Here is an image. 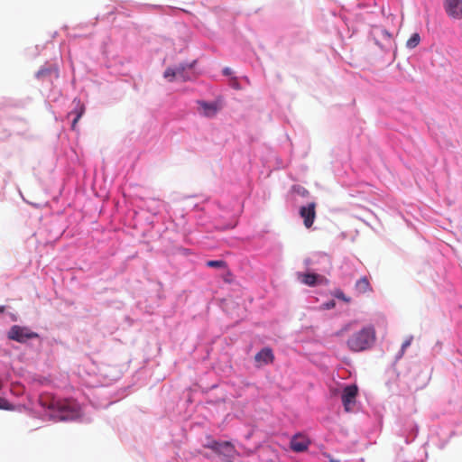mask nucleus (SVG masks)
Listing matches in <instances>:
<instances>
[{
  "mask_svg": "<svg viewBox=\"0 0 462 462\" xmlns=\"http://www.w3.org/2000/svg\"><path fill=\"white\" fill-rule=\"evenodd\" d=\"M376 339L374 326L369 325L353 333L346 340V346L352 352H362L370 349Z\"/></svg>",
  "mask_w": 462,
  "mask_h": 462,
  "instance_id": "f257e3e1",
  "label": "nucleus"
},
{
  "mask_svg": "<svg viewBox=\"0 0 462 462\" xmlns=\"http://www.w3.org/2000/svg\"><path fill=\"white\" fill-rule=\"evenodd\" d=\"M42 406L48 408L51 416L65 420L69 415V402L67 400L58 399L51 394L42 395L40 398Z\"/></svg>",
  "mask_w": 462,
  "mask_h": 462,
  "instance_id": "f03ea898",
  "label": "nucleus"
},
{
  "mask_svg": "<svg viewBox=\"0 0 462 462\" xmlns=\"http://www.w3.org/2000/svg\"><path fill=\"white\" fill-rule=\"evenodd\" d=\"M7 337L11 340L19 343H25L30 339L39 337V335L35 332L31 331L26 327L14 325L8 331Z\"/></svg>",
  "mask_w": 462,
  "mask_h": 462,
  "instance_id": "7ed1b4c3",
  "label": "nucleus"
},
{
  "mask_svg": "<svg viewBox=\"0 0 462 462\" xmlns=\"http://www.w3.org/2000/svg\"><path fill=\"white\" fill-rule=\"evenodd\" d=\"M358 388L356 384H350L344 388L342 393V403L346 411H351L356 404Z\"/></svg>",
  "mask_w": 462,
  "mask_h": 462,
  "instance_id": "20e7f679",
  "label": "nucleus"
},
{
  "mask_svg": "<svg viewBox=\"0 0 462 462\" xmlns=\"http://www.w3.org/2000/svg\"><path fill=\"white\" fill-rule=\"evenodd\" d=\"M297 279L303 284L313 287L317 284H328V280L314 273H298Z\"/></svg>",
  "mask_w": 462,
  "mask_h": 462,
  "instance_id": "39448f33",
  "label": "nucleus"
},
{
  "mask_svg": "<svg viewBox=\"0 0 462 462\" xmlns=\"http://www.w3.org/2000/svg\"><path fill=\"white\" fill-rule=\"evenodd\" d=\"M316 208L317 204L315 202H310L300 208L299 213L303 219V224L306 228H310L314 223L316 218Z\"/></svg>",
  "mask_w": 462,
  "mask_h": 462,
  "instance_id": "423d86ee",
  "label": "nucleus"
},
{
  "mask_svg": "<svg viewBox=\"0 0 462 462\" xmlns=\"http://www.w3.org/2000/svg\"><path fill=\"white\" fill-rule=\"evenodd\" d=\"M444 8L449 17L462 19V0H444Z\"/></svg>",
  "mask_w": 462,
  "mask_h": 462,
  "instance_id": "0eeeda50",
  "label": "nucleus"
},
{
  "mask_svg": "<svg viewBox=\"0 0 462 462\" xmlns=\"http://www.w3.org/2000/svg\"><path fill=\"white\" fill-rule=\"evenodd\" d=\"M310 444V441L306 436L296 434L291 440V448L295 452H302L308 448Z\"/></svg>",
  "mask_w": 462,
  "mask_h": 462,
  "instance_id": "6e6552de",
  "label": "nucleus"
},
{
  "mask_svg": "<svg viewBox=\"0 0 462 462\" xmlns=\"http://www.w3.org/2000/svg\"><path fill=\"white\" fill-rule=\"evenodd\" d=\"M217 454L223 456L226 462H232L236 448L233 444L228 441L220 442Z\"/></svg>",
  "mask_w": 462,
  "mask_h": 462,
  "instance_id": "1a4fd4ad",
  "label": "nucleus"
},
{
  "mask_svg": "<svg viewBox=\"0 0 462 462\" xmlns=\"http://www.w3.org/2000/svg\"><path fill=\"white\" fill-rule=\"evenodd\" d=\"M74 109L69 113L68 117L73 116L71 122L72 130L76 129V125L85 112V106L79 100H74Z\"/></svg>",
  "mask_w": 462,
  "mask_h": 462,
  "instance_id": "9d476101",
  "label": "nucleus"
},
{
  "mask_svg": "<svg viewBox=\"0 0 462 462\" xmlns=\"http://www.w3.org/2000/svg\"><path fill=\"white\" fill-rule=\"evenodd\" d=\"M199 106L200 113L207 117L215 116L219 110V107L216 103L199 101Z\"/></svg>",
  "mask_w": 462,
  "mask_h": 462,
  "instance_id": "9b49d317",
  "label": "nucleus"
},
{
  "mask_svg": "<svg viewBox=\"0 0 462 462\" xmlns=\"http://www.w3.org/2000/svg\"><path fill=\"white\" fill-rule=\"evenodd\" d=\"M273 351L269 347L263 348L254 356L255 361L262 364H270L273 361Z\"/></svg>",
  "mask_w": 462,
  "mask_h": 462,
  "instance_id": "f8f14e48",
  "label": "nucleus"
},
{
  "mask_svg": "<svg viewBox=\"0 0 462 462\" xmlns=\"http://www.w3.org/2000/svg\"><path fill=\"white\" fill-rule=\"evenodd\" d=\"M355 290L358 294H365L373 291V288L367 277L365 276L361 277L359 280L356 281L355 284Z\"/></svg>",
  "mask_w": 462,
  "mask_h": 462,
  "instance_id": "ddd939ff",
  "label": "nucleus"
},
{
  "mask_svg": "<svg viewBox=\"0 0 462 462\" xmlns=\"http://www.w3.org/2000/svg\"><path fill=\"white\" fill-rule=\"evenodd\" d=\"M51 73H55L56 76H58V71H57V69L56 68H53V67H50V68H43V69H41L37 73H36V77L37 79H43L49 75H51Z\"/></svg>",
  "mask_w": 462,
  "mask_h": 462,
  "instance_id": "4468645a",
  "label": "nucleus"
},
{
  "mask_svg": "<svg viewBox=\"0 0 462 462\" xmlns=\"http://www.w3.org/2000/svg\"><path fill=\"white\" fill-rule=\"evenodd\" d=\"M420 42V37L419 33H413L407 41L406 46L409 49H413L419 45Z\"/></svg>",
  "mask_w": 462,
  "mask_h": 462,
  "instance_id": "2eb2a0df",
  "label": "nucleus"
},
{
  "mask_svg": "<svg viewBox=\"0 0 462 462\" xmlns=\"http://www.w3.org/2000/svg\"><path fill=\"white\" fill-rule=\"evenodd\" d=\"M186 66L180 65L175 69V71L178 72L176 79H181L183 81L189 79L190 78L185 74Z\"/></svg>",
  "mask_w": 462,
  "mask_h": 462,
  "instance_id": "dca6fc26",
  "label": "nucleus"
},
{
  "mask_svg": "<svg viewBox=\"0 0 462 462\" xmlns=\"http://www.w3.org/2000/svg\"><path fill=\"white\" fill-rule=\"evenodd\" d=\"M207 266L212 268H226V263L223 260H210L207 262Z\"/></svg>",
  "mask_w": 462,
  "mask_h": 462,
  "instance_id": "f3484780",
  "label": "nucleus"
},
{
  "mask_svg": "<svg viewBox=\"0 0 462 462\" xmlns=\"http://www.w3.org/2000/svg\"><path fill=\"white\" fill-rule=\"evenodd\" d=\"M177 74L178 72L175 71V69L169 68L164 71L163 77L169 81H173L176 79Z\"/></svg>",
  "mask_w": 462,
  "mask_h": 462,
  "instance_id": "a211bd4d",
  "label": "nucleus"
},
{
  "mask_svg": "<svg viewBox=\"0 0 462 462\" xmlns=\"http://www.w3.org/2000/svg\"><path fill=\"white\" fill-rule=\"evenodd\" d=\"M334 296L346 303L350 302V298L349 297H346L345 295V293L340 291V290H337L335 292H334Z\"/></svg>",
  "mask_w": 462,
  "mask_h": 462,
  "instance_id": "6ab92c4d",
  "label": "nucleus"
},
{
  "mask_svg": "<svg viewBox=\"0 0 462 462\" xmlns=\"http://www.w3.org/2000/svg\"><path fill=\"white\" fill-rule=\"evenodd\" d=\"M356 323V321H350L347 324H346L338 332V336H342L345 332L350 330L353 327V325Z\"/></svg>",
  "mask_w": 462,
  "mask_h": 462,
  "instance_id": "aec40b11",
  "label": "nucleus"
},
{
  "mask_svg": "<svg viewBox=\"0 0 462 462\" xmlns=\"http://www.w3.org/2000/svg\"><path fill=\"white\" fill-rule=\"evenodd\" d=\"M0 409L11 410L12 406L5 399L0 397Z\"/></svg>",
  "mask_w": 462,
  "mask_h": 462,
  "instance_id": "412c9836",
  "label": "nucleus"
},
{
  "mask_svg": "<svg viewBox=\"0 0 462 462\" xmlns=\"http://www.w3.org/2000/svg\"><path fill=\"white\" fill-rule=\"evenodd\" d=\"M413 337L411 336L409 337L402 345V355L404 353L407 347H409L411 344Z\"/></svg>",
  "mask_w": 462,
  "mask_h": 462,
  "instance_id": "4be33fe9",
  "label": "nucleus"
},
{
  "mask_svg": "<svg viewBox=\"0 0 462 462\" xmlns=\"http://www.w3.org/2000/svg\"><path fill=\"white\" fill-rule=\"evenodd\" d=\"M219 445H220V442H217V441H212L211 443H209L208 445V448H211L212 450H214L215 452H217L218 450V448H219Z\"/></svg>",
  "mask_w": 462,
  "mask_h": 462,
  "instance_id": "5701e85b",
  "label": "nucleus"
},
{
  "mask_svg": "<svg viewBox=\"0 0 462 462\" xmlns=\"http://www.w3.org/2000/svg\"><path fill=\"white\" fill-rule=\"evenodd\" d=\"M335 306H336V303L334 300H330L325 304V308L328 310L333 309Z\"/></svg>",
  "mask_w": 462,
  "mask_h": 462,
  "instance_id": "b1692460",
  "label": "nucleus"
},
{
  "mask_svg": "<svg viewBox=\"0 0 462 462\" xmlns=\"http://www.w3.org/2000/svg\"><path fill=\"white\" fill-rule=\"evenodd\" d=\"M223 73L225 75H230L232 73V69L230 68H225Z\"/></svg>",
  "mask_w": 462,
  "mask_h": 462,
  "instance_id": "393cba45",
  "label": "nucleus"
},
{
  "mask_svg": "<svg viewBox=\"0 0 462 462\" xmlns=\"http://www.w3.org/2000/svg\"><path fill=\"white\" fill-rule=\"evenodd\" d=\"M383 35H385L388 39H391V34L387 31L383 32Z\"/></svg>",
  "mask_w": 462,
  "mask_h": 462,
  "instance_id": "a878e982",
  "label": "nucleus"
},
{
  "mask_svg": "<svg viewBox=\"0 0 462 462\" xmlns=\"http://www.w3.org/2000/svg\"><path fill=\"white\" fill-rule=\"evenodd\" d=\"M5 306H0V313L4 312L5 311Z\"/></svg>",
  "mask_w": 462,
  "mask_h": 462,
  "instance_id": "bb28decb",
  "label": "nucleus"
},
{
  "mask_svg": "<svg viewBox=\"0 0 462 462\" xmlns=\"http://www.w3.org/2000/svg\"><path fill=\"white\" fill-rule=\"evenodd\" d=\"M330 462H339V461L332 459Z\"/></svg>",
  "mask_w": 462,
  "mask_h": 462,
  "instance_id": "cd10ccee",
  "label": "nucleus"
}]
</instances>
